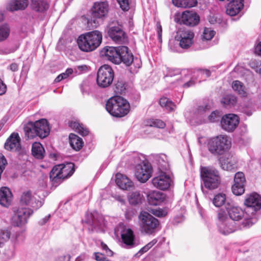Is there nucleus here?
Returning a JSON list of instances; mask_svg holds the SVG:
<instances>
[{
  "label": "nucleus",
  "mask_w": 261,
  "mask_h": 261,
  "mask_svg": "<svg viewBox=\"0 0 261 261\" xmlns=\"http://www.w3.org/2000/svg\"><path fill=\"white\" fill-rule=\"evenodd\" d=\"M102 33L97 30L81 35L77 39L80 49L85 52H90L96 49L101 43Z\"/></svg>",
  "instance_id": "f257e3e1"
},
{
  "label": "nucleus",
  "mask_w": 261,
  "mask_h": 261,
  "mask_svg": "<svg viewBox=\"0 0 261 261\" xmlns=\"http://www.w3.org/2000/svg\"><path fill=\"white\" fill-rule=\"evenodd\" d=\"M106 109L112 116L122 117L129 112L130 106L129 102L122 97L115 96L108 100Z\"/></svg>",
  "instance_id": "f03ea898"
},
{
  "label": "nucleus",
  "mask_w": 261,
  "mask_h": 261,
  "mask_svg": "<svg viewBox=\"0 0 261 261\" xmlns=\"http://www.w3.org/2000/svg\"><path fill=\"white\" fill-rule=\"evenodd\" d=\"M25 136L28 139L36 136L41 138L46 137L49 134L50 127L46 119H41L35 122H29L24 127Z\"/></svg>",
  "instance_id": "7ed1b4c3"
},
{
  "label": "nucleus",
  "mask_w": 261,
  "mask_h": 261,
  "mask_svg": "<svg viewBox=\"0 0 261 261\" xmlns=\"http://www.w3.org/2000/svg\"><path fill=\"white\" fill-rule=\"evenodd\" d=\"M74 165L72 163H67L55 166L49 173L50 179L53 184H58L63 179L71 176L74 172Z\"/></svg>",
  "instance_id": "20e7f679"
},
{
  "label": "nucleus",
  "mask_w": 261,
  "mask_h": 261,
  "mask_svg": "<svg viewBox=\"0 0 261 261\" xmlns=\"http://www.w3.org/2000/svg\"><path fill=\"white\" fill-rule=\"evenodd\" d=\"M108 12V4L107 2L95 3L91 9V18L87 20L88 26L91 29L97 28Z\"/></svg>",
  "instance_id": "39448f33"
},
{
  "label": "nucleus",
  "mask_w": 261,
  "mask_h": 261,
  "mask_svg": "<svg viewBox=\"0 0 261 261\" xmlns=\"http://www.w3.org/2000/svg\"><path fill=\"white\" fill-rule=\"evenodd\" d=\"M200 176L204 187L207 189H217L220 184L221 180L219 172L212 167H201Z\"/></svg>",
  "instance_id": "423d86ee"
},
{
  "label": "nucleus",
  "mask_w": 261,
  "mask_h": 261,
  "mask_svg": "<svg viewBox=\"0 0 261 261\" xmlns=\"http://www.w3.org/2000/svg\"><path fill=\"white\" fill-rule=\"evenodd\" d=\"M217 218V227L220 233L225 236L228 235L238 229L236 222L228 218L227 213L223 208H220L218 211Z\"/></svg>",
  "instance_id": "0eeeda50"
},
{
  "label": "nucleus",
  "mask_w": 261,
  "mask_h": 261,
  "mask_svg": "<svg viewBox=\"0 0 261 261\" xmlns=\"http://www.w3.org/2000/svg\"><path fill=\"white\" fill-rule=\"evenodd\" d=\"M138 218L142 232L151 234L155 232L159 227V220L148 212H141Z\"/></svg>",
  "instance_id": "6e6552de"
},
{
  "label": "nucleus",
  "mask_w": 261,
  "mask_h": 261,
  "mask_svg": "<svg viewBox=\"0 0 261 261\" xmlns=\"http://www.w3.org/2000/svg\"><path fill=\"white\" fill-rule=\"evenodd\" d=\"M230 142L225 135H220L211 139L207 144L209 151L214 155L222 154L229 146Z\"/></svg>",
  "instance_id": "1a4fd4ad"
},
{
  "label": "nucleus",
  "mask_w": 261,
  "mask_h": 261,
  "mask_svg": "<svg viewBox=\"0 0 261 261\" xmlns=\"http://www.w3.org/2000/svg\"><path fill=\"white\" fill-rule=\"evenodd\" d=\"M114 77V72L112 67L108 65H103L97 71V84L100 87H108L112 83Z\"/></svg>",
  "instance_id": "9d476101"
},
{
  "label": "nucleus",
  "mask_w": 261,
  "mask_h": 261,
  "mask_svg": "<svg viewBox=\"0 0 261 261\" xmlns=\"http://www.w3.org/2000/svg\"><path fill=\"white\" fill-rule=\"evenodd\" d=\"M135 163L138 164L136 167L135 175L137 179L141 182H145L151 177L152 168L151 165L147 162H142L137 154H135Z\"/></svg>",
  "instance_id": "9b49d317"
},
{
  "label": "nucleus",
  "mask_w": 261,
  "mask_h": 261,
  "mask_svg": "<svg viewBox=\"0 0 261 261\" xmlns=\"http://www.w3.org/2000/svg\"><path fill=\"white\" fill-rule=\"evenodd\" d=\"M20 203L21 205L29 206L37 210L42 206L43 202L39 196L28 190L22 193Z\"/></svg>",
  "instance_id": "f8f14e48"
},
{
  "label": "nucleus",
  "mask_w": 261,
  "mask_h": 261,
  "mask_svg": "<svg viewBox=\"0 0 261 261\" xmlns=\"http://www.w3.org/2000/svg\"><path fill=\"white\" fill-rule=\"evenodd\" d=\"M33 214V211L30 208L18 207L14 212L12 218L13 225L21 227L28 222L29 218Z\"/></svg>",
  "instance_id": "ddd939ff"
},
{
  "label": "nucleus",
  "mask_w": 261,
  "mask_h": 261,
  "mask_svg": "<svg viewBox=\"0 0 261 261\" xmlns=\"http://www.w3.org/2000/svg\"><path fill=\"white\" fill-rule=\"evenodd\" d=\"M194 33L186 29H180L175 36V39L179 42V45L182 48L187 49L193 43Z\"/></svg>",
  "instance_id": "4468645a"
},
{
  "label": "nucleus",
  "mask_w": 261,
  "mask_h": 261,
  "mask_svg": "<svg viewBox=\"0 0 261 261\" xmlns=\"http://www.w3.org/2000/svg\"><path fill=\"white\" fill-rule=\"evenodd\" d=\"M172 179L166 171H159L151 180L153 186L161 190H166L171 186Z\"/></svg>",
  "instance_id": "2eb2a0df"
},
{
  "label": "nucleus",
  "mask_w": 261,
  "mask_h": 261,
  "mask_svg": "<svg viewBox=\"0 0 261 261\" xmlns=\"http://www.w3.org/2000/svg\"><path fill=\"white\" fill-rule=\"evenodd\" d=\"M107 33L109 37L116 43L123 44L127 41L126 34L118 25L109 26Z\"/></svg>",
  "instance_id": "dca6fc26"
},
{
  "label": "nucleus",
  "mask_w": 261,
  "mask_h": 261,
  "mask_svg": "<svg viewBox=\"0 0 261 261\" xmlns=\"http://www.w3.org/2000/svg\"><path fill=\"white\" fill-rule=\"evenodd\" d=\"M85 222L91 226V231H100L104 226L103 219L97 212L88 215V218Z\"/></svg>",
  "instance_id": "f3484780"
},
{
  "label": "nucleus",
  "mask_w": 261,
  "mask_h": 261,
  "mask_svg": "<svg viewBox=\"0 0 261 261\" xmlns=\"http://www.w3.org/2000/svg\"><path fill=\"white\" fill-rule=\"evenodd\" d=\"M120 46H105L100 51V54L102 58L115 64H120V58H119V53Z\"/></svg>",
  "instance_id": "a211bd4d"
},
{
  "label": "nucleus",
  "mask_w": 261,
  "mask_h": 261,
  "mask_svg": "<svg viewBox=\"0 0 261 261\" xmlns=\"http://www.w3.org/2000/svg\"><path fill=\"white\" fill-rule=\"evenodd\" d=\"M239 123V117L233 114H228L223 116L221 120L222 128L228 132H233Z\"/></svg>",
  "instance_id": "6ab92c4d"
},
{
  "label": "nucleus",
  "mask_w": 261,
  "mask_h": 261,
  "mask_svg": "<svg viewBox=\"0 0 261 261\" xmlns=\"http://www.w3.org/2000/svg\"><path fill=\"white\" fill-rule=\"evenodd\" d=\"M222 208L225 211L227 216H229L228 218L233 222L240 220L244 216V212L242 208L228 202L224 205V208L223 207Z\"/></svg>",
  "instance_id": "aec40b11"
},
{
  "label": "nucleus",
  "mask_w": 261,
  "mask_h": 261,
  "mask_svg": "<svg viewBox=\"0 0 261 261\" xmlns=\"http://www.w3.org/2000/svg\"><path fill=\"white\" fill-rule=\"evenodd\" d=\"M199 21V16L195 12L192 11L184 12L179 18V23L190 27L197 25Z\"/></svg>",
  "instance_id": "412c9836"
},
{
  "label": "nucleus",
  "mask_w": 261,
  "mask_h": 261,
  "mask_svg": "<svg viewBox=\"0 0 261 261\" xmlns=\"http://www.w3.org/2000/svg\"><path fill=\"white\" fill-rule=\"evenodd\" d=\"M7 150L17 151L20 149V138L18 133H13L7 139L4 145Z\"/></svg>",
  "instance_id": "4be33fe9"
},
{
  "label": "nucleus",
  "mask_w": 261,
  "mask_h": 261,
  "mask_svg": "<svg viewBox=\"0 0 261 261\" xmlns=\"http://www.w3.org/2000/svg\"><path fill=\"white\" fill-rule=\"evenodd\" d=\"M123 247L131 248L136 246L135 241V236L133 230L130 228L123 230L121 233Z\"/></svg>",
  "instance_id": "5701e85b"
},
{
  "label": "nucleus",
  "mask_w": 261,
  "mask_h": 261,
  "mask_svg": "<svg viewBox=\"0 0 261 261\" xmlns=\"http://www.w3.org/2000/svg\"><path fill=\"white\" fill-rule=\"evenodd\" d=\"M245 204L256 212L261 208V197L257 193H252L245 199Z\"/></svg>",
  "instance_id": "b1692460"
},
{
  "label": "nucleus",
  "mask_w": 261,
  "mask_h": 261,
  "mask_svg": "<svg viewBox=\"0 0 261 261\" xmlns=\"http://www.w3.org/2000/svg\"><path fill=\"white\" fill-rule=\"evenodd\" d=\"M119 53L120 63H123L126 66H130L133 62L134 58L132 53L129 52L128 48L125 46H120Z\"/></svg>",
  "instance_id": "393cba45"
},
{
  "label": "nucleus",
  "mask_w": 261,
  "mask_h": 261,
  "mask_svg": "<svg viewBox=\"0 0 261 261\" xmlns=\"http://www.w3.org/2000/svg\"><path fill=\"white\" fill-rule=\"evenodd\" d=\"M244 7V0H232L226 7V13L230 16L238 14Z\"/></svg>",
  "instance_id": "a878e982"
},
{
  "label": "nucleus",
  "mask_w": 261,
  "mask_h": 261,
  "mask_svg": "<svg viewBox=\"0 0 261 261\" xmlns=\"http://www.w3.org/2000/svg\"><path fill=\"white\" fill-rule=\"evenodd\" d=\"M12 200V194L7 187H2L0 189V204L4 207H8Z\"/></svg>",
  "instance_id": "bb28decb"
},
{
  "label": "nucleus",
  "mask_w": 261,
  "mask_h": 261,
  "mask_svg": "<svg viewBox=\"0 0 261 261\" xmlns=\"http://www.w3.org/2000/svg\"><path fill=\"white\" fill-rule=\"evenodd\" d=\"M165 195L159 191H153L147 195V199L151 205H157L163 202L165 199Z\"/></svg>",
  "instance_id": "cd10ccee"
},
{
  "label": "nucleus",
  "mask_w": 261,
  "mask_h": 261,
  "mask_svg": "<svg viewBox=\"0 0 261 261\" xmlns=\"http://www.w3.org/2000/svg\"><path fill=\"white\" fill-rule=\"evenodd\" d=\"M28 5V0H11L8 4L7 9L12 12L23 10Z\"/></svg>",
  "instance_id": "c85d7f7f"
},
{
  "label": "nucleus",
  "mask_w": 261,
  "mask_h": 261,
  "mask_svg": "<svg viewBox=\"0 0 261 261\" xmlns=\"http://www.w3.org/2000/svg\"><path fill=\"white\" fill-rule=\"evenodd\" d=\"M116 183L123 190H128L133 186V182L127 176L120 173L116 175Z\"/></svg>",
  "instance_id": "c756f323"
},
{
  "label": "nucleus",
  "mask_w": 261,
  "mask_h": 261,
  "mask_svg": "<svg viewBox=\"0 0 261 261\" xmlns=\"http://www.w3.org/2000/svg\"><path fill=\"white\" fill-rule=\"evenodd\" d=\"M155 160L158 164L160 171H166L169 169L167 156L165 154H158Z\"/></svg>",
  "instance_id": "7c9ffc66"
},
{
  "label": "nucleus",
  "mask_w": 261,
  "mask_h": 261,
  "mask_svg": "<svg viewBox=\"0 0 261 261\" xmlns=\"http://www.w3.org/2000/svg\"><path fill=\"white\" fill-rule=\"evenodd\" d=\"M69 139L70 146L73 149L79 151L82 148L84 143L82 138L75 134H70Z\"/></svg>",
  "instance_id": "2f4dec72"
},
{
  "label": "nucleus",
  "mask_w": 261,
  "mask_h": 261,
  "mask_svg": "<svg viewBox=\"0 0 261 261\" xmlns=\"http://www.w3.org/2000/svg\"><path fill=\"white\" fill-rule=\"evenodd\" d=\"M44 149L41 143L35 142L32 144V153L34 157L42 159L44 157Z\"/></svg>",
  "instance_id": "473e14b6"
},
{
  "label": "nucleus",
  "mask_w": 261,
  "mask_h": 261,
  "mask_svg": "<svg viewBox=\"0 0 261 261\" xmlns=\"http://www.w3.org/2000/svg\"><path fill=\"white\" fill-rule=\"evenodd\" d=\"M220 163L222 168L224 170L231 171L237 168L236 162L232 159L222 157L220 159Z\"/></svg>",
  "instance_id": "72a5a7b5"
},
{
  "label": "nucleus",
  "mask_w": 261,
  "mask_h": 261,
  "mask_svg": "<svg viewBox=\"0 0 261 261\" xmlns=\"http://www.w3.org/2000/svg\"><path fill=\"white\" fill-rule=\"evenodd\" d=\"M231 87L233 90L242 97H246L247 92L244 84L239 81L236 80L232 82Z\"/></svg>",
  "instance_id": "f704fd0d"
},
{
  "label": "nucleus",
  "mask_w": 261,
  "mask_h": 261,
  "mask_svg": "<svg viewBox=\"0 0 261 261\" xmlns=\"http://www.w3.org/2000/svg\"><path fill=\"white\" fill-rule=\"evenodd\" d=\"M35 5H34V1H31V7L36 12H42L48 8V5L44 0H35Z\"/></svg>",
  "instance_id": "c9c22d12"
},
{
  "label": "nucleus",
  "mask_w": 261,
  "mask_h": 261,
  "mask_svg": "<svg viewBox=\"0 0 261 261\" xmlns=\"http://www.w3.org/2000/svg\"><path fill=\"white\" fill-rule=\"evenodd\" d=\"M10 32V26L8 23L0 24V43L8 39Z\"/></svg>",
  "instance_id": "e433bc0d"
},
{
  "label": "nucleus",
  "mask_w": 261,
  "mask_h": 261,
  "mask_svg": "<svg viewBox=\"0 0 261 261\" xmlns=\"http://www.w3.org/2000/svg\"><path fill=\"white\" fill-rule=\"evenodd\" d=\"M174 5L177 7L191 8L197 4V0H172Z\"/></svg>",
  "instance_id": "4c0bfd02"
},
{
  "label": "nucleus",
  "mask_w": 261,
  "mask_h": 261,
  "mask_svg": "<svg viewBox=\"0 0 261 261\" xmlns=\"http://www.w3.org/2000/svg\"><path fill=\"white\" fill-rule=\"evenodd\" d=\"M128 199L130 204L135 205L142 202L143 196L140 191H136L130 193Z\"/></svg>",
  "instance_id": "58836bf2"
},
{
  "label": "nucleus",
  "mask_w": 261,
  "mask_h": 261,
  "mask_svg": "<svg viewBox=\"0 0 261 261\" xmlns=\"http://www.w3.org/2000/svg\"><path fill=\"white\" fill-rule=\"evenodd\" d=\"M70 126L74 129L75 132L83 136H86L89 133L88 129L84 127L83 124H80L78 122H71L70 123Z\"/></svg>",
  "instance_id": "ea45409f"
},
{
  "label": "nucleus",
  "mask_w": 261,
  "mask_h": 261,
  "mask_svg": "<svg viewBox=\"0 0 261 261\" xmlns=\"http://www.w3.org/2000/svg\"><path fill=\"white\" fill-rule=\"evenodd\" d=\"M221 101L225 107H230L236 103L237 98L232 95H227L222 98Z\"/></svg>",
  "instance_id": "a19ab883"
},
{
  "label": "nucleus",
  "mask_w": 261,
  "mask_h": 261,
  "mask_svg": "<svg viewBox=\"0 0 261 261\" xmlns=\"http://www.w3.org/2000/svg\"><path fill=\"white\" fill-rule=\"evenodd\" d=\"M160 104L161 107L165 108L169 111H173L175 108L174 103L166 97L161 98L160 100Z\"/></svg>",
  "instance_id": "79ce46f5"
},
{
  "label": "nucleus",
  "mask_w": 261,
  "mask_h": 261,
  "mask_svg": "<svg viewBox=\"0 0 261 261\" xmlns=\"http://www.w3.org/2000/svg\"><path fill=\"white\" fill-rule=\"evenodd\" d=\"M226 200L225 195L224 194L220 193L216 195L213 200V204L217 207H220L222 206Z\"/></svg>",
  "instance_id": "37998d69"
},
{
  "label": "nucleus",
  "mask_w": 261,
  "mask_h": 261,
  "mask_svg": "<svg viewBox=\"0 0 261 261\" xmlns=\"http://www.w3.org/2000/svg\"><path fill=\"white\" fill-rule=\"evenodd\" d=\"M245 191L244 185H240L239 182H234L232 186V192L236 195H241Z\"/></svg>",
  "instance_id": "c03bdc74"
},
{
  "label": "nucleus",
  "mask_w": 261,
  "mask_h": 261,
  "mask_svg": "<svg viewBox=\"0 0 261 261\" xmlns=\"http://www.w3.org/2000/svg\"><path fill=\"white\" fill-rule=\"evenodd\" d=\"M256 220L252 218H245L241 224L238 226V229L248 228L255 223Z\"/></svg>",
  "instance_id": "a18cd8bd"
},
{
  "label": "nucleus",
  "mask_w": 261,
  "mask_h": 261,
  "mask_svg": "<svg viewBox=\"0 0 261 261\" xmlns=\"http://www.w3.org/2000/svg\"><path fill=\"white\" fill-rule=\"evenodd\" d=\"M10 234V232L8 230L0 229V247L9 240Z\"/></svg>",
  "instance_id": "49530a36"
},
{
  "label": "nucleus",
  "mask_w": 261,
  "mask_h": 261,
  "mask_svg": "<svg viewBox=\"0 0 261 261\" xmlns=\"http://www.w3.org/2000/svg\"><path fill=\"white\" fill-rule=\"evenodd\" d=\"M215 32L211 28H205L202 34V39L210 40L214 36Z\"/></svg>",
  "instance_id": "de8ad7c7"
},
{
  "label": "nucleus",
  "mask_w": 261,
  "mask_h": 261,
  "mask_svg": "<svg viewBox=\"0 0 261 261\" xmlns=\"http://www.w3.org/2000/svg\"><path fill=\"white\" fill-rule=\"evenodd\" d=\"M73 72V70L71 68L67 69L65 72H63L59 74L55 80V83H58L63 79H66L70 74Z\"/></svg>",
  "instance_id": "09e8293b"
},
{
  "label": "nucleus",
  "mask_w": 261,
  "mask_h": 261,
  "mask_svg": "<svg viewBox=\"0 0 261 261\" xmlns=\"http://www.w3.org/2000/svg\"><path fill=\"white\" fill-rule=\"evenodd\" d=\"M177 81L179 85L182 86L184 88H189L194 85V81L193 80H189L188 81H186L184 78H181L180 79H178Z\"/></svg>",
  "instance_id": "8fccbe9b"
},
{
  "label": "nucleus",
  "mask_w": 261,
  "mask_h": 261,
  "mask_svg": "<svg viewBox=\"0 0 261 261\" xmlns=\"http://www.w3.org/2000/svg\"><path fill=\"white\" fill-rule=\"evenodd\" d=\"M149 125L159 128H163L166 124L164 122L160 119H152L150 121Z\"/></svg>",
  "instance_id": "3c124183"
},
{
  "label": "nucleus",
  "mask_w": 261,
  "mask_h": 261,
  "mask_svg": "<svg viewBox=\"0 0 261 261\" xmlns=\"http://www.w3.org/2000/svg\"><path fill=\"white\" fill-rule=\"evenodd\" d=\"M211 106L209 104H205L198 107L197 109V113L199 115H203L210 111Z\"/></svg>",
  "instance_id": "603ef678"
},
{
  "label": "nucleus",
  "mask_w": 261,
  "mask_h": 261,
  "mask_svg": "<svg viewBox=\"0 0 261 261\" xmlns=\"http://www.w3.org/2000/svg\"><path fill=\"white\" fill-rule=\"evenodd\" d=\"M234 182H238L239 184H240V185H244L245 178L244 173L241 172H238L236 173L234 177Z\"/></svg>",
  "instance_id": "864d4df0"
},
{
  "label": "nucleus",
  "mask_w": 261,
  "mask_h": 261,
  "mask_svg": "<svg viewBox=\"0 0 261 261\" xmlns=\"http://www.w3.org/2000/svg\"><path fill=\"white\" fill-rule=\"evenodd\" d=\"M220 113L218 111L213 112L208 117L210 122H214L218 121L220 118Z\"/></svg>",
  "instance_id": "5fc2aeb1"
},
{
  "label": "nucleus",
  "mask_w": 261,
  "mask_h": 261,
  "mask_svg": "<svg viewBox=\"0 0 261 261\" xmlns=\"http://www.w3.org/2000/svg\"><path fill=\"white\" fill-rule=\"evenodd\" d=\"M151 212L158 217H163L167 215L166 211L162 208L152 209Z\"/></svg>",
  "instance_id": "6e6d98bb"
},
{
  "label": "nucleus",
  "mask_w": 261,
  "mask_h": 261,
  "mask_svg": "<svg viewBox=\"0 0 261 261\" xmlns=\"http://www.w3.org/2000/svg\"><path fill=\"white\" fill-rule=\"evenodd\" d=\"M18 47H8L5 48H1L0 49V54L1 55H8L15 52Z\"/></svg>",
  "instance_id": "4d7b16f0"
},
{
  "label": "nucleus",
  "mask_w": 261,
  "mask_h": 261,
  "mask_svg": "<svg viewBox=\"0 0 261 261\" xmlns=\"http://www.w3.org/2000/svg\"><path fill=\"white\" fill-rule=\"evenodd\" d=\"M115 91L117 93H122L125 89V84L122 81H118L115 85Z\"/></svg>",
  "instance_id": "13d9d810"
},
{
  "label": "nucleus",
  "mask_w": 261,
  "mask_h": 261,
  "mask_svg": "<svg viewBox=\"0 0 261 261\" xmlns=\"http://www.w3.org/2000/svg\"><path fill=\"white\" fill-rule=\"evenodd\" d=\"M117 1L122 10L127 11L128 10V0H117Z\"/></svg>",
  "instance_id": "bf43d9fd"
},
{
  "label": "nucleus",
  "mask_w": 261,
  "mask_h": 261,
  "mask_svg": "<svg viewBox=\"0 0 261 261\" xmlns=\"http://www.w3.org/2000/svg\"><path fill=\"white\" fill-rule=\"evenodd\" d=\"M260 60H253L250 61L249 62V65L251 68L254 69L255 71L258 66V64L259 63Z\"/></svg>",
  "instance_id": "052dcab7"
},
{
  "label": "nucleus",
  "mask_w": 261,
  "mask_h": 261,
  "mask_svg": "<svg viewBox=\"0 0 261 261\" xmlns=\"http://www.w3.org/2000/svg\"><path fill=\"white\" fill-rule=\"evenodd\" d=\"M7 91V86L0 79V95L4 94Z\"/></svg>",
  "instance_id": "680f3d73"
},
{
  "label": "nucleus",
  "mask_w": 261,
  "mask_h": 261,
  "mask_svg": "<svg viewBox=\"0 0 261 261\" xmlns=\"http://www.w3.org/2000/svg\"><path fill=\"white\" fill-rule=\"evenodd\" d=\"M95 258L98 261H105L106 259L105 256L103 254L98 252L95 253Z\"/></svg>",
  "instance_id": "e2e57ef3"
},
{
  "label": "nucleus",
  "mask_w": 261,
  "mask_h": 261,
  "mask_svg": "<svg viewBox=\"0 0 261 261\" xmlns=\"http://www.w3.org/2000/svg\"><path fill=\"white\" fill-rule=\"evenodd\" d=\"M134 215V211L132 210H127L125 212V218L127 220H130Z\"/></svg>",
  "instance_id": "0e129e2a"
},
{
  "label": "nucleus",
  "mask_w": 261,
  "mask_h": 261,
  "mask_svg": "<svg viewBox=\"0 0 261 261\" xmlns=\"http://www.w3.org/2000/svg\"><path fill=\"white\" fill-rule=\"evenodd\" d=\"M4 253L6 255V259L11 258L14 255V251L12 249H8L7 250H6Z\"/></svg>",
  "instance_id": "69168bd1"
},
{
  "label": "nucleus",
  "mask_w": 261,
  "mask_h": 261,
  "mask_svg": "<svg viewBox=\"0 0 261 261\" xmlns=\"http://www.w3.org/2000/svg\"><path fill=\"white\" fill-rule=\"evenodd\" d=\"M70 256L68 255H62L59 257L55 261H69Z\"/></svg>",
  "instance_id": "338daca9"
},
{
  "label": "nucleus",
  "mask_w": 261,
  "mask_h": 261,
  "mask_svg": "<svg viewBox=\"0 0 261 261\" xmlns=\"http://www.w3.org/2000/svg\"><path fill=\"white\" fill-rule=\"evenodd\" d=\"M255 53L261 56V42H259L255 47Z\"/></svg>",
  "instance_id": "774afa93"
}]
</instances>
